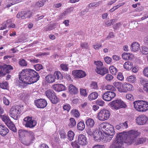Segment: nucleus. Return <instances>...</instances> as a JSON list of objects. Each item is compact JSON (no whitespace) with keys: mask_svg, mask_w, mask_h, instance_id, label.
<instances>
[{"mask_svg":"<svg viewBox=\"0 0 148 148\" xmlns=\"http://www.w3.org/2000/svg\"><path fill=\"white\" fill-rule=\"evenodd\" d=\"M104 103V102L103 101L99 99L97 100L96 102L97 105L101 106H103Z\"/></svg>","mask_w":148,"mask_h":148,"instance_id":"57","label":"nucleus"},{"mask_svg":"<svg viewBox=\"0 0 148 148\" xmlns=\"http://www.w3.org/2000/svg\"><path fill=\"white\" fill-rule=\"evenodd\" d=\"M70 122L69 124V125L71 127L75 126L76 125V122L75 119L73 118H71L70 119Z\"/></svg>","mask_w":148,"mask_h":148,"instance_id":"44","label":"nucleus"},{"mask_svg":"<svg viewBox=\"0 0 148 148\" xmlns=\"http://www.w3.org/2000/svg\"><path fill=\"white\" fill-rule=\"evenodd\" d=\"M69 91L71 94H76L78 92V90L72 84H70L69 87Z\"/></svg>","mask_w":148,"mask_h":148,"instance_id":"24","label":"nucleus"},{"mask_svg":"<svg viewBox=\"0 0 148 148\" xmlns=\"http://www.w3.org/2000/svg\"><path fill=\"white\" fill-rule=\"evenodd\" d=\"M110 112L106 109L101 110L97 114L98 119L101 121H104L108 119L110 116Z\"/></svg>","mask_w":148,"mask_h":148,"instance_id":"5","label":"nucleus"},{"mask_svg":"<svg viewBox=\"0 0 148 148\" xmlns=\"http://www.w3.org/2000/svg\"><path fill=\"white\" fill-rule=\"evenodd\" d=\"M114 86L118 90V91L121 92L122 91V83L119 82H114L113 84Z\"/></svg>","mask_w":148,"mask_h":148,"instance_id":"30","label":"nucleus"},{"mask_svg":"<svg viewBox=\"0 0 148 148\" xmlns=\"http://www.w3.org/2000/svg\"><path fill=\"white\" fill-rule=\"evenodd\" d=\"M143 72L144 75L148 77V67H145Z\"/></svg>","mask_w":148,"mask_h":148,"instance_id":"58","label":"nucleus"},{"mask_svg":"<svg viewBox=\"0 0 148 148\" xmlns=\"http://www.w3.org/2000/svg\"><path fill=\"white\" fill-rule=\"evenodd\" d=\"M77 143L79 145L83 146L87 145L88 141L86 136L83 134H79L78 137Z\"/></svg>","mask_w":148,"mask_h":148,"instance_id":"14","label":"nucleus"},{"mask_svg":"<svg viewBox=\"0 0 148 148\" xmlns=\"http://www.w3.org/2000/svg\"><path fill=\"white\" fill-rule=\"evenodd\" d=\"M19 64L21 66H25L27 65L26 62L24 59H22L18 62Z\"/></svg>","mask_w":148,"mask_h":148,"instance_id":"48","label":"nucleus"},{"mask_svg":"<svg viewBox=\"0 0 148 148\" xmlns=\"http://www.w3.org/2000/svg\"><path fill=\"white\" fill-rule=\"evenodd\" d=\"M23 15L22 19H24L26 18H30L32 16V12L30 11H23Z\"/></svg>","mask_w":148,"mask_h":148,"instance_id":"22","label":"nucleus"},{"mask_svg":"<svg viewBox=\"0 0 148 148\" xmlns=\"http://www.w3.org/2000/svg\"><path fill=\"white\" fill-rule=\"evenodd\" d=\"M111 127L114 129V127L113 125L108 123H102L100 125L99 130L100 132H103L105 133L106 132L108 131V130H110Z\"/></svg>","mask_w":148,"mask_h":148,"instance_id":"12","label":"nucleus"},{"mask_svg":"<svg viewBox=\"0 0 148 148\" xmlns=\"http://www.w3.org/2000/svg\"><path fill=\"white\" fill-rule=\"evenodd\" d=\"M28 135L29 137L31 142L33 141L35 139V135L31 131H29Z\"/></svg>","mask_w":148,"mask_h":148,"instance_id":"37","label":"nucleus"},{"mask_svg":"<svg viewBox=\"0 0 148 148\" xmlns=\"http://www.w3.org/2000/svg\"><path fill=\"white\" fill-rule=\"evenodd\" d=\"M135 78L133 76H130L127 77V80L130 82L133 83L135 81Z\"/></svg>","mask_w":148,"mask_h":148,"instance_id":"47","label":"nucleus"},{"mask_svg":"<svg viewBox=\"0 0 148 148\" xmlns=\"http://www.w3.org/2000/svg\"><path fill=\"white\" fill-rule=\"evenodd\" d=\"M49 99L50 100L51 102L54 104L57 103L59 102V99L57 97L56 94Z\"/></svg>","mask_w":148,"mask_h":148,"instance_id":"34","label":"nucleus"},{"mask_svg":"<svg viewBox=\"0 0 148 148\" xmlns=\"http://www.w3.org/2000/svg\"><path fill=\"white\" fill-rule=\"evenodd\" d=\"M29 131L24 130L20 129L18 131V134L19 136L23 137L25 136L26 133H28Z\"/></svg>","mask_w":148,"mask_h":148,"instance_id":"36","label":"nucleus"},{"mask_svg":"<svg viewBox=\"0 0 148 148\" xmlns=\"http://www.w3.org/2000/svg\"><path fill=\"white\" fill-rule=\"evenodd\" d=\"M71 112L73 115L76 117H78L79 116L80 114L79 112L76 109L72 110L71 111Z\"/></svg>","mask_w":148,"mask_h":148,"instance_id":"45","label":"nucleus"},{"mask_svg":"<svg viewBox=\"0 0 148 148\" xmlns=\"http://www.w3.org/2000/svg\"><path fill=\"white\" fill-rule=\"evenodd\" d=\"M71 145L73 148H79L80 147L76 141L72 142Z\"/></svg>","mask_w":148,"mask_h":148,"instance_id":"53","label":"nucleus"},{"mask_svg":"<svg viewBox=\"0 0 148 148\" xmlns=\"http://www.w3.org/2000/svg\"><path fill=\"white\" fill-rule=\"evenodd\" d=\"M9 130L5 127L0 125V134L2 136H5L9 132Z\"/></svg>","mask_w":148,"mask_h":148,"instance_id":"20","label":"nucleus"},{"mask_svg":"<svg viewBox=\"0 0 148 148\" xmlns=\"http://www.w3.org/2000/svg\"><path fill=\"white\" fill-rule=\"evenodd\" d=\"M147 120V117L145 115L143 114L139 115L136 119V122L139 125L145 124Z\"/></svg>","mask_w":148,"mask_h":148,"instance_id":"9","label":"nucleus"},{"mask_svg":"<svg viewBox=\"0 0 148 148\" xmlns=\"http://www.w3.org/2000/svg\"><path fill=\"white\" fill-rule=\"evenodd\" d=\"M140 134L137 131L134 130H130L128 132H119L116 135L109 148H125L122 146L124 143L132 144Z\"/></svg>","mask_w":148,"mask_h":148,"instance_id":"1","label":"nucleus"},{"mask_svg":"<svg viewBox=\"0 0 148 148\" xmlns=\"http://www.w3.org/2000/svg\"><path fill=\"white\" fill-rule=\"evenodd\" d=\"M53 86V89L57 92L64 91L66 90L65 86L61 84H55Z\"/></svg>","mask_w":148,"mask_h":148,"instance_id":"17","label":"nucleus"},{"mask_svg":"<svg viewBox=\"0 0 148 148\" xmlns=\"http://www.w3.org/2000/svg\"><path fill=\"white\" fill-rule=\"evenodd\" d=\"M110 103L112 107L116 110H118L121 108H125L127 107L125 103L122 101L121 99H117L113 100Z\"/></svg>","mask_w":148,"mask_h":148,"instance_id":"6","label":"nucleus"},{"mask_svg":"<svg viewBox=\"0 0 148 148\" xmlns=\"http://www.w3.org/2000/svg\"><path fill=\"white\" fill-rule=\"evenodd\" d=\"M80 45L81 47L83 48H85L86 49H87L88 48V43L86 42L81 43Z\"/></svg>","mask_w":148,"mask_h":148,"instance_id":"56","label":"nucleus"},{"mask_svg":"<svg viewBox=\"0 0 148 148\" xmlns=\"http://www.w3.org/2000/svg\"><path fill=\"white\" fill-rule=\"evenodd\" d=\"M131 47L132 51L135 52L139 49L140 45L138 43L135 42L131 44Z\"/></svg>","mask_w":148,"mask_h":148,"instance_id":"21","label":"nucleus"},{"mask_svg":"<svg viewBox=\"0 0 148 148\" xmlns=\"http://www.w3.org/2000/svg\"><path fill=\"white\" fill-rule=\"evenodd\" d=\"M72 74L74 77L81 78L86 75V73L81 70H75L72 71Z\"/></svg>","mask_w":148,"mask_h":148,"instance_id":"15","label":"nucleus"},{"mask_svg":"<svg viewBox=\"0 0 148 148\" xmlns=\"http://www.w3.org/2000/svg\"><path fill=\"white\" fill-rule=\"evenodd\" d=\"M40 76L34 70L27 69L23 70L19 75V79L26 84H31L39 80Z\"/></svg>","mask_w":148,"mask_h":148,"instance_id":"2","label":"nucleus"},{"mask_svg":"<svg viewBox=\"0 0 148 148\" xmlns=\"http://www.w3.org/2000/svg\"><path fill=\"white\" fill-rule=\"evenodd\" d=\"M80 92L81 94L84 96L87 95L86 90L85 89L81 88L80 90Z\"/></svg>","mask_w":148,"mask_h":148,"instance_id":"54","label":"nucleus"},{"mask_svg":"<svg viewBox=\"0 0 148 148\" xmlns=\"http://www.w3.org/2000/svg\"><path fill=\"white\" fill-rule=\"evenodd\" d=\"M101 3V1H99L97 3H93L90 4L88 5V7L90 8L93 7H97L98 6L99 4Z\"/></svg>","mask_w":148,"mask_h":148,"instance_id":"46","label":"nucleus"},{"mask_svg":"<svg viewBox=\"0 0 148 148\" xmlns=\"http://www.w3.org/2000/svg\"><path fill=\"white\" fill-rule=\"evenodd\" d=\"M35 69L37 71H39L43 69L42 66L40 64H38L34 65Z\"/></svg>","mask_w":148,"mask_h":148,"instance_id":"50","label":"nucleus"},{"mask_svg":"<svg viewBox=\"0 0 148 148\" xmlns=\"http://www.w3.org/2000/svg\"><path fill=\"white\" fill-rule=\"evenodd\" d=\"M116 96V94L114 92L108 91L102 95L103 99L106 101H110Z\"/></svg>","mask_w":148,"mask_h":148,"instance_id":"10","label":"nucleus"},{"mask_svg":"<svg viewBox=\"0 0 148 148\" xmlns=\"http://www.w3.org/2000/svg\"><path fill=\"white\" fill-rule=\"evenodd\" d=\"M130 54L128 53H124L122 55V58L125 60H128L130 59Z\"/></svg>","mask_w":148,"mask_h":148,"instance_id":"43","label":"nucleus"},{"mask_svg":"<svg viewBox=\"0 0 148 148\" xmlns=\"http://www.w3.org/2000/svg\"><path fill=\"white\" fill-rule=\"evenodd\" d=\"M109 70L110 72L112 75H115L117 71V69L113 66H112L110 67Z\"/></svg>","mask_w":148,"mask_h":148,"instance_id":"40","label":"nucleus"},{"mask_svg":"<svg viewBox=\"0 0 148 148\" xmlns=\"http://www.w3.org/2000/svg\"><path fill=\"white\" fill-rule=\"evenodd\" d=\"M102 135V133L99 131L96 130L94 131L93 136L95 140L97 141L100 140L102 137L101 136Z\"/></svg>","mask_w":148,"mask_h":148,"instance_id":"18","label":"nucleus"},{"mask_svg":"<svg viewBox=\"0 0 148 148\" xmlns=\"http://www.w3.org/2000/svg\"><path fill=\"white\" fill-rule=\"evenodd\" d=\"M110 129V130H108L105 133L106 135L103 137V139L106 141H110L113 138L115 134L114 129L111 127Z\"/></svg>","mask_w":148,"mask_h":148,"instance_id":"13","label":"nucleus"},{"mask_svg":"<svg viewBox=\"0 0 148 148\" xmlns=\"http://www.w3.org/2000/svg\"><path fill=\"white\" fill-rule=\"evenodd\" d=\"M58 26V24L55 23L53 24H51L48 25L47 27H46L45 28V30L48 31L54 29L56 28Z\"/></svg>","mask_w":148,"mask_h":148,"instance_id":"28","label":"nucleus"},{"mask_svg":"<svg viewBox=\"0 0 148 148\" xmlns=\"http://www.w3.org/2000/svg\"><path fill=\"white\" fill-rule=\"evenodd\" d=\"M77 127L79 130L80 131L83 130L85 127V125L83 121H81L78 123Z\"/></svg>","mask_w":148,"mask_h":148,"instance_id":"31","label":"nucleus"},{"mask_svg":"<svg viewBox=\"0 0 148 148\" xmlns=\"http://www.w3.org/2000/svg\"><path fill=\"white\" fill-rule=\"evenodd\" d=\"M60 67L61 69L66 71H67L68 70V68L67 67V65L64 64H62L60 65Z\"/></svg>","mask_w":148,"mask_h":148,"instance_id":"52","label":"nucleus"},{"mask_svg":"<svg viewBox=\"0 0 148 148\" xmlns=\"http://www.w3.org/2000/svg\"><path fill=\"white\" fill-rule=\"evenodd\" d=\"M45 79L47 83H52L55 81L54 76L51 74L46 76L45 77Z\"/></svg>","mask_w":148,"mask_h":148,"instance_id":"23","label":"nucleus"},{"mask_svg":"<svg viewBox=\"0 0 148 148\" xmlns=\"http://www.w3.org/2000/svg\"><path fill=\"white\" fill-rule=\"evenodd\" d=\"M0 116L2 120L5 123L6 125L8 123L10 122L11 120L9 119L8 116L5 115H4L3 116L1 115Z\"/></svg>","mask_w":148,"mask_h":148,"instance_id":"33","label":"nucleus"},{"mask_svg":"<svg viewBox=\"0 0 148 148\" xmlns=\"http://www.w3.org/2000/svg\"><path fill=\"white\" fill-rule=\"evenodd\" d=\"M113 77L110 74H107L106 77V79L108 81H110L113 79Z\"/></svg>","mask_w":148,"mask_h":148,"instance_id":"60","label":"nucleus"},{"mask_svg":"<svg viewBox=\"0 0 148 148\" xmlns=\"http://www.w3.org/2000/svg\"><path fill=\"white\" fill-rule=\"evenodd\" d=\"M122 24L121 22H119L116 23L115 25H114L113 28L115 29H119L121 26Z\"/></svg>","mask_w":148,"mask_h":148,"instance_id":"61","label":"nucleus"},{"mask_svg":"<svg viewBox=\"0 0 148 148\" xmlns=\"http://www.w3.org/2000/svg\"><path fill=\"white\" fill-rule=\"evenodd\" d=\"M21 107L20 106L17 105L12 106L10 110L9 115L14 119L17 120L18 119V115L21 113Z\"/></svg>","mask_w":148,"mask_h":148,"instance_id":"4","label":"nucleus"},{"mask_svg":"<svg viewBox=\"0 0 148 148\" xmlns=\"http://www.w3.org/2000/svg\"><path fill=\"white\" fill-rule=\"evenodd\" d=\"M8 85V83L7 82L0 84V87L3 89H7Z\"/></svg>","mask_w":148,"mask_h":148,"instance_id":"55","label":"nucleus"},{"mask_svg":"<svg viewBox=\"0 0 148 148\" xmlns=\"http://www.w3.org/2000/svg\"><path fill=\"white\" fill-rule=\"evenodd\" d=\"M140 51L143 54L147 55L148 54V48L146 47H142Z\"/></svg>","mask_w":148,"mask_h":148,"instance_id":"38","label":"nucleus"},{"mask_svg":"<svg viewBox=\"0 0 148 148\" xmlns=\"http://www.w3.org/2000/svg\"><path fill=\"white\" fill-rule=\"evenodd\" d=\"M45 94L46 96L49 99L52 98L56 94L53 90L51 89L47 90L45 92Z\"/></svg>","mask_w":148,"mask_h":148,"instance_id":"25","label":"nucleus"},{"mask_svg":"<svg viewBox=\"0 0 148 148\" xmlns=\"http://www.w3.org/2000/svg\"><path fill=\"white\" fill-rule=\"evenodd\" d=\"M74 133L71 130L69 131L68 132L67 136L70 141H72L73 139L74 136Z\"/></svg>","mask_w":148,"mask_h":148,"instance_id":"35","label":"nucleus"},{"mask_svg":"<svg viewBox=\"0 0 148 148\" xmlns=\"http://www.w3.org/2000/svg\"><path fill=\"white\" fill-rule=\"evenodd\" d=\"M34 103L36 106L38 108H43L47 105V101L44 99H40L35 100Z\"/></svg>","mask_w":148,"mask_h":148,"instance_id":"11","label":"nucleus"},{"mask_svg":"<svg viewBox=\"0 0 148 148\" xmlns=\"http://www.w3.org/2000/svg\"><path fill=\"white\" fill-rule=\"evenodd\" d=\"M86 124L88 127H92L94 125V121L93 119L90 118L86 120Z\"/></svg>","mask_w":148,"mask_h":148,"instance_id":"32","label":"nucleus"},{"mask_svg":"<svg viewBox=\"0 0 148 148\" xmlns=\"http://www.w3.org/2000/svg\"><path fill=\"white\" fill-rule=\"evenodd\" d=\"M104 60L105 62L107 64H110L112 62V59L111 58L108 57H106L105 58Z\"/></svg>","mask_w":148,"mask_h":148,"instance_id":"59","label":"nucleus"},{"mask_svg":"<svg viewBox=\"0 0 148 148\" xmlns=\"http://www.w3.org/2000/svg\"><path fill=\"white\" fill-rule=\"evenodd\" d=\"M105 88L109 91L114 92L116 90L114 87L113 86L110 85H108L105 86Z\"/></svg>","mask_w":148,"mask_h":148,"instance_id":"41","label":"nucleus"},{"mask_svg":"<svg viewBox=\"0 0 148 148\" xmlns=\"http://www.w3.org/2000/svg\"><path fill=\"white\" fill-rule=\"evenodd\" d=\"M35 5L40 7L43 6L44 5V4L43 2L41 1L36 2L35 4Z\"/></svg>","mask_w":148,"mask_h":148,"instance_id":"62","label":"nucleus"},{"mask_svg":"<svg viewBox=\"0 0 148 148\" xmlns=\"http://www.w3.org/2000/svg\"><path fill=\"white\" fill-rule=\"evenodd\" d=\"M59 134L61 138L64 139L66 137V134L63 130H61L59 132Z\"/></svg>","mask_w":148,"mask_h":148,"instance_id":"42","label":"nucleus"},{"mask_svg":"<svg viewBox=\"0 0 148 148\" xmlns=\"http://www.w3.org/2000/svg\"><path fill=\"white\" fill-rule=\"evenodd\" d=\"M134 108L137 110L141 112H145L148 110V103L143 100H138L133 102Z\"/></svg>","mask_w":148,"mask_h":148,"instance_id":"3","label":"nucleus"},{"mask_svg":"<svg viewBox=\"0 0 148 148\" xmlns=\"http://www.w3.org/2000/svg\"><path fill=\"white\" fill-rule=\"evenodd\" d=\"M132 62H125L123 65L124 68L127 70H130L133 67Z\"/></svg>","mask_w":148,"mask_h":148,"instance_id":"29","label":"nucleus"},{"mask_svg":"<svg viewBox=\"0 0 148 148\" xmlns=\"http://www.w3.org/2000/svg\"><path fill=\"white\" fill-rule=\"evenodd\" d=\"M146 141V139L144 138H138L137 142L138 145L143 143Z\"/></svg>","mask_w":148,"mask_h":148,"instance_id":"51","label":"nucleus"},{"mask_svg":"<svg viewBox=\"0 0 148 148\" xmlns=\"http://www.w3.org/2000/svg\"><path fill=\"white\" fill-rule=\"evenodd\" d=\"M94 64L95 65H96L97 66L96 68L98 67L101 68L103 65V63L100 61H95Z\"/></svg>","mask_w":148,"mask_h":148,"instance_id":"49","label":"nucleus"},{"mask_svg":"<svg viewBox=\"0 0 148 148\" xmlns=\"http://www.w3.org/2000/svg\"><path fill=\"white\" fill-rule=\"evenodd\" d=\"M95 71L98 74L102 76L108 73V69L105 67H101V68L98 67L96 69Z\"/></svg>","mask_w":148,"mask_h":148,"instance_id":"19","label":"nucleus"},{"mask_svg":"<svg viewBox=\"0 0 148 148\" xmlns=\"http://www.w3.org/2000/svg\"><path fill=\"white\" fill-rule=\"evenodd\" d=\"M90 87L92 89L95 90H98L99 89L97 83L94 82H92L90 84Z\"/></svg>","mask_w":148,"mask_h":148,"instance_id":"39","label":"nucleus"},{"mask_svg":"<svg viewBox=\"0 0 148 148\" xmlns=\"http://www.w3.org/2000/svg\"><path fill=\"white\" fill-rule=\"evenodd\" d=\"M71 107L69 104L64 105L63 107V108L64 110H66L69 111Z\"/></svg>","mask_w":148,"mask_h":148,"instance_id":"64","label":"nucleus"},{"mask_svg":"<svg viewBox=\"0 0 148 148\" xmlns=\"http://www.w3.org/2000/svg\"><path fill=\"white\" fill-rule=\"evenodd\" d=\"M53 76L55 79L60 80L63 78V75L59 71H56L54 72Z\"/></svg>","mask_w":148,"mask_h":148,"instance_id":"27","label":"nucleus"},{"mask_svg":"<svg viewBox=\"0 0 148 148\" xmlns=\"http://www.w3.org/2000/svg\"><path fill=\"white\" fill-rule=\"evenodd\" d=\"M133 89L132 86L128 83H125L122 86L121 92H126L127 91H130Z\"/></svg>","mask_w":148,"mask_h":148,"instance_id":"16","label":"nucleus"},{"mask_svg":"<svg viewBox=\"0 0 148 148\" xmlns=\"http://www.w3.org/2000/svg\"><path fill=\"white\" fill-rule=\"evenodd\" d=\"M13 69V67L10 65L4 64L0 66V76H3L6 74L9 73L10 70Z\"/></svg>","mask_w":148,"mask_h":148,"instance_id":"8","label":"nucleus"},{"mask_svg":"<svg viewBox=\"0 0 148 148\" xmlns=\"http://www.w3.org/2000/svg\"><path fill=\"white\" fill-rule=\"evenodd\" d=\"M3 103L6 105H8L10 103V102L8 99H7L6 97H4L3 98Z\"/></svg>","mask_w":148,"mask_h":148,"instance_id":"63","label":"nucleus"},{"mask_svg":"<svg viewBox=\"0 0 148 148\" xmlns=\"http://www.w3.org/2000/svg\"><path fill=\"white\" fill-rule=\"evenodd\" d=\"M98 96V94L97 92H93L90 94L88 97L90 100L91 101L96 99Z\"/></svg>","mask_w":148,"mask_h":148,"instance_id":"26","label":"nucleus"},{"mask_svg":"<svg viewBox=\"0 0 148 148\" xmlns=\"http://www.w3.org/2000/svg\"><path fill=\"white\" fill-rule=\"evenodd\" d=\"M23 120V124L27 127L32 128L34 127L37 124L36 120H33L32 118L29 116L25 117L24 118Z\"/></svg>","mask_w":148,"mask_h":148,"instance_id":"7","label":"nucleus"}]
</instances>
